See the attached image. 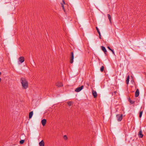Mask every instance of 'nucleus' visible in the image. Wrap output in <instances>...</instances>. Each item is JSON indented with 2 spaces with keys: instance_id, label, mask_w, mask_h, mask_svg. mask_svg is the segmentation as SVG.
<instances>
[{
  "instance_id": "1",
  "label": "nucleus",
  "mask_w": 146,
  "mask_h": 146,
  "mask_svg": "<svg viewBox=\"0 0 146 146\" xmlns=\"http://www.w3.org/2000/svg\"><path fill=\"white\" fill-rule=\"evenodd\" d=\"M21 84L23 88L24 89H26L28 86V84L26 79L23 78H22L21 79Z\"/></svg>"
},
{
  "instance_id": "2",
  "label": "nucleus",
  "mask_w": 146,
  "mask_h": 146,
  "mask_svg": "<svg viewBox=\"0 0 146 146\" xmlns=\"http://www.w3.org/2000/svg\"><path fill=\"white\" fill-rule=\"evenodd\" d=\"M122 114L117 115H116V117H117V121H121L122 119Z\"/></svg>"
},
{
  "instance_id": "3",
  "label": "nucleus",
  "mask_w": 146,
  "mask_h": 146,
  "mask_svg": "<svg viewBox=\"0 0 146 146\" xmlns=\"http://www.w3.org/2000/svg\"><path fill=\"white\" fill-rule=\"evenodd\" d=\"M83 87V86H82L80 87H78L75 90V91L76 92H79L82 90Z\"/></svg>"
},
{
  "instance_id": "4",
  "label": "nucleus",
  "mask_w": 146,
  "mask_h": 146,
  "mask_svg": "<svg viewBox=\"0 0 146 146\" xmlns=\"http://www.w3.org/2000/svg\"><path fill=\"white\" fill-rule=\"evenodd\" d=\"M18 60L19 62L22 63L24 61L25 59L23 56H21L19 58Z\"/></svg>"
},
{
  "instance_id": "5",
  "label": "nucleus",
  "mask_w": 146,
  "mask_h": 146,
  "mask_svg": "<svg viewBox=\"0 0 146 146\" xmlns=\"http://www.w3.org/2000/svg\"><path fill=\"white\" fill-rule=\"evenodd\" d=\"M71 59L70 60V63H72L73 62V59H74V54L73 52H72L71 53Z\"/></svg>"
},
{
  "instance_id": "6",
  "label": "nucleus",
  "mask_w": 146,
  "mask_h": 146,
  "mask_svg": "<svg viewBox=\"0 0 146 146\" xmlns=\"http://www.w3.org/2000/svg\"><path fill=\"white\" fill-rule=\"evenodd\" d=\"M102 49V50L104 52V54H106V55H107V50L105 47L103 46H102L101 47Z\"/></svg>"
},
{
  "instance_id": "7",
  "label": "nucleus",
  "mask_w": 146,
  "mask_h": 146,
  "mask_svg": "<svg viewBox=\"0 0 146 146\" xmlns=\"http://www.w3.org/2000/svg\"><path fill=\"white\" fill-rule=\"evenodd\" d=\"M139 92L138 89H137L135 93V96L136 97H137L139 95Z\"/></svg>"
},
{
  "instance_id": "8",
  "label": "nucleus",
  "mask_w": 146,
  "mask_h": 146,
  "mask_svg": "<svg viewBox=\"0 0 146 146\" xmlns=\"http://www.w3.org/2000/svg\"><path fill=\"white\" fill-rule=\"evenodd\" d=\"M92 94L94 98L96 97L97 95V93L95 91L93 90L92 91Z\"/></svg>"
},
{
  "instance_id": "9",
  "label": "nucleus",
  "mask_w": 146,
  "mask_h": 146,
  "mask_svg": "<svg viewBox=\"0 0 146 146\" xmlns=\"http://www.w3.org/2000/svg\"><path fill=\"white\" fill-rule=\"evenodd\" d=\"M138 135L139 137L140 138H142L143 137V135L142 134V131L141 130L139 131Z\"/></svg>"
},
{
  "instance_id": "10",
  "label": "nucleus",
  "mask_w": 146,
  "mask_h": 146,
  "mask_svg": "<svg viewBox=\"0 0 146 146\" xmlns=\"http://www.w3.org/2000/svg\"><path fill=\"white\" fill-rule=\"evenodd\" d=\"M42 124L43 126H44L46 124V119H44L42 120Z\"/></svg>"
},
{
  "instance_id": "11",
  "label": "nucleus",
  "mask_w": 146,
  "mask_h": 146,
  "mask_svg": "<svg viewBox=\"0 0 146 146\" xmlns=\"http://www.w3.org/2000/svg\"><path fill=\"white\" fill-rule=\"evenodd\" d=\"M56 86L58 87H61L63 86V84L61 82H58L57 83Z\"/></svg>"
},
{
  "instance_id": "12",
  "label": "nucleus",
  "mask_w": 146,
  "mask_h": 146,
  "mask_svg": "<svg viewBox=\"0 0 146 146\" xmlns=\"http://www.w3.org/2000/svg\"><path fill=\"white\" fill-rule=\"evenodd\" d=\"M33 114V112L31 111L29 113V118H31Z\"/></svg>"
},
{
  "instance_id": "13",
  "label": "nucleus",
  "mask_w": 146,
  "mask_h": 146,
  "mask_svg": "<svg viewBox=\"0 0 146 146\" xmlns=\"http://www.w3.org/2000/svg\"><path fill=\"white\" fill-rule=\"evenodd\" d=\"M129 75H128V76L126 80V83L127 84H129Z\"/></svg>"
},
{
  "instance_id": "14",
  "label": "nucleus",
  "mask_w": 146,
  "mask_h": 146,
  "mask_svg": "<svg viewBox=\"0 0 146 146\" xmlns=\"http://www.w3.org/2000/svg\"><path fill=\"white\" fill-rule=\"evenodd\" d=\"M40 146H44V142L43 140L41 141L39 143Z\"/></svg>"
},
{
  "instance_id": "15",
  "label": "nucleus",
  "mask_w": 146,
  "mask_h": 146,
  "mask_svg": "<svg viewBox=\"0 0 146 146\" xmlns=\"http://www.w3.org/2000/svg\"><path fill=\"white\" fill-rule=\"evenodd\" d=\"M67 104L69 107H71L72 105V102L71 101H69L68 102Z\"/></svg>"
},
{
  "instance_id": "16",
  "label": "nucleus",
  "mask_w": 146,
  "mask_h": 146,
  "mask_svg": "<svg viewBox=\"0 0 146 146\" xmlns=\"http://www.w3.org/2000/svg\"><path fill=\"white\" fill-rule=\"evenodd\" d=\"M107 15H108V19H109L110 22H111V17L110 15L109 14H108Z\"/></svg>"
},
{
  "instance_id": "17",
  "label": "nucleus",
  "mask_w": 146,
  "mask_h": 146,
  "mask_svg": "<svg viewBox=\"0 0 146 146\" xmlns=\"http://www.w3.org/2000/svg\"><path fill=\"white\" fill-rule=\"evenodd\" d=\"M143 111H140L139 112V117H141L142 116V113H143Z\"/></svg>"
},
{
  "instance_id": "18",
  "label": "nucleus",
  "mask_w": 146,
  "mask_h": 146,
  "mask_svg": "<svg viewBox=\"0 0 146 146\" xmlns=\"http://www.w3.org/2000/svg\"><path fill=\"white\" fill-rule=\"evenodd\" d=\"M104 66H102V67L100 68V70L102 72H103L104 71Z\"/></svg>"
},
{
  "instance_id": "19",
  "label": "nucleus",
  "mask_w": 146,
  "mask_h": 146,
  "mask_svg": "<svg viewBox=\"0 0 146 146\" xmlns=\"http://www.w3.org/2000/svg\"><path fill=\"white\" fill-rule=\"evenodd\" d=\"M25 140H22L20 141V144H23Z\"/></svg>"
},
{
  "instance_id": "20",
  "label": "nucleus",
  "mask_w": 146,
  "mask_h": 146,
  "mask_svg": "<svg viewBox=\"0 0 146 146\" xmlns=\"http://www.w3.org/2000/svg\"><path fill=\"white\" fill-rule=\"evenodd\" d=\"M129 102L131 104H133L135 102L133 101H132L131 100Z\"/></svg>"
},
{
  "instance_id": "21",
  "label": "nucleus",
  "mask_w": 146,
  "mask_h": 146,
  "mask_svg": "<svg viewBox=\"0 0 146 146\" xmlns=\"http://www.w3.org/2000/svg\"><path fill=\"white\" fill-rule=\"evenodd\" d=\"M64 139H65V140H66L67 139V137L66 136V135H64Z\"/></svg>"
},
{
  "instance_id": "22",
  "label": "nucleus",
  "mask_w": 146,
  "mask_h": 146,
  "mask_svg": "<svg viewBox=\"0 0 146 146\" xmlns=\"http://www.w3.org/2000/svg\"><path fill=\"white\" fill-rule=\"evenodd\" d=\"M96 30H97V32L98 33H100L98 28L97 27H96Z\"/></svg>"
},
{
  "instance_id": "23",
  "label": "nucleus",
  "mask_w": 146,
  "mask_h": 146,
  "mask_svg": "<svg viewBox=\"0 0 146 146\" xmlns=\"http://www.w3.org/2000/svg\"><path fill=\"white\" fill-rule=\"evenodd\" d=\"M61 5H62V7L63 9L64 10V11H65V10L64 8V6L63 5L62 3L61 4Z\"/></svg>"
},
{
  "instance_id": "24",
  "label": "nucleus",
  "mask_w": 146,
  "mask_h": 146,
  "mask_svg": "<svg viewBox=\"0 0 146 146\" xmlns=\"http://www.w3.org/2000/svg\"><path fill=\"white\" fill-rule=\"evenodd\" d=\"M111 51H112V53L114 55H115V53H114L113 50L112 49L111 50Z\"/></svg>"
},
{
  "instance_id": "25",
  "label": "nucleus",
  "mask_w": 146,
  "mask_h": 146,
  "mask_svg": "<svg viewBox=\"0 0 146 146\" xmlns=\"http://www.w3.org/2000/svg\"><path fill=\"white\" fill-rule=\"evenodd\" d=\"M107 48L108 49H109L110 50H111L112 49H111L109 46H108Z\"/></svg>"
},
{
  "instance_id": "26",
  "label": "nucleus",
  "mask_w": 146,
  "mask_h": 146,
  "mask_svg": "<svg viewBox=\"0 0 146 146\" xmlns=\"http://www.w3.org/2000/svg\"><path fill=\"white\" fill-rule=\"evenodd\" d=\"M98 34L99 35V36H100V38H101V34H100V33H98Z\"/></svg>"
},
{
  "instance_id": "27",
  "label": "nucleus",
  "mask_w": 146,
  "mask_h": 146,
  "mask_svg": "<svg viewBox=\"0 0 146 146\" xmlns=\"http://www.w3.org/2000/svg\"><path fill=\"white\" fill-rule=\"evenodd\" d=\"M131 100L130 98H129L128 99V101L129 102Z\"/></svg>"
},
{
  "instance_id": "28",
  "label": "nucleus",
  "mask_w": 146,
  "mask_h": 146,
  "mask_svg": "<svg viewBox=\"0 0 146 146\" xmlns=\"http://www.w3.org/2000/svg\"><path fill=\"white\" fill-rule=\"evenodd\" d=\"M62 2L64 4H65V3L64 0H62Z\"/></svg>"
},
{
  "instance_id": "29",
  "label": "nucleus",
  "mask_w": 146,
  "mask_h": 146,
  "mask_svg": "<svg viewBox=\"0 0 146 146\" xmlns=\"http://www.w3.org/2000/svg\"><path fill=\"white\" fill-rule=\"evenodd\" d=\"M1 74V72H0V75Z\"/></svg>"
}]
</instances>
